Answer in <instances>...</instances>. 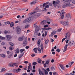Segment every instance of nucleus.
<instances>
[{
    "label": "nucleus",
    "instance_id": "nucleus-59",
    "mask_svg": "<svg viewBox=\"0 0 75 75\" xmlns=\"http://www.w3.org/2000/svg\"><path fill=\"white\" fill-rule=\"evenodd\" d=\"M30 48V46H26L25 47V48L26 49H27V50H28V48Z\"/></svg>",
    "mask_w": 75,
    "mask_h": 75
},
{
    "label": "nucleus",
    "instance_id": "nucleus-37",
    "mask_svg": "<svg viewBox=\"0 0 75 75\" xmlns=\"http://www.w3.org/2000/svg\"><path fill=\"white\" fill-rule=\"evenodd\" d=\"M5 71V68H2V70H1V72H4V71Z\"/></svg>",
    "mask_w": 75,
    "mask_h": 75
},
{
    "label": "nucleus",
    "instance_id": "nucleus-18",
    "mask_svg": "<svg viewBox=\"0 0 75 75\" xmlns=\"http://www.w3.org/2000/svg\"><path fill=\"white\" fill-rule=\"evenodd\" d=\"M71 15L69 14H68L66 15V17L68 18H71Z\"/></svg>",
    "mask_w": 75,
    "mask_h": 75
},
{
    "label": "nucleus",
    "instance_id": "nucleus-4",
    "mask_svg": "<svg viewBox=\"0 0 75 75\" xmlns=\"http://www.w3.org/2000/svg\"><path fill=\"white\" fill-rule=\"evenodd\" d=\"M60 23L62 24L63 25H66L67 26L68 25V21H62L60 22Z\"/></svg>",
    "mask_w": 75,
    "mask_h": 75
},
{
    "label": "nucleus",
    "instance_id": "nucleus-54",
    "mask_svg": "<svg viewBox=\"0 0 75 75\" xmlns=\"http://www.w3.org/2000/svg\"><path fill=\"white\" fill-rule=\"evenodd\" d=\"M47 55H44L43 56L42 58H46L47 57Z\"/></svg>",
    "mask_w": 75,
    "mask_h": 75
},
{
    "label": "nucleus",
    "instance_id": "nucleus-24",
    "mask_svg": "<svg viewBox=\"0 0 75 75\" xmlns=\"http://www.w3.org/2000/svg\"><path fill=\"white\" fill-rule=\"evenodd\" d=\"M40 43H41V40H40V39H39L38 40V41L37 42V44L38 45H40Z\"/></svg>",
    "mask_w": 75,
    "mask_h": 75
},
{
    "label": "nucleus",
    "instance_id": "nucleus-30",
    "mask_svg": "<svg viewBox=\"0 0 75 75\" xmlns=\"http://www.w3.org/2000/svg\"><path fill=\"white\" fill-rule=\"evenodd\" d=\"M9 49L10 50H14V47L13 46H11L9 47Z\"/></svg>",
    "mask_w": 75,
    "mask_h": 75
},
{
    "label": "nucleus",
    "instance_id": "nucleus-40",
    "mask_svg": "<svg viewBox=\"0 0 75 75\" xmlns=\"http://www.w3.org/2000/svg\"><path fill=\"white\" fill-rule=\"evenodd\" d=\"M5 38V37H2L1 36V38L0 39L2 40H4Z\"/></svg>",
    "mask_w": 75,
    "mask_h": 75
},
{
    "label": "nucleus",
    "instance_id": "nucleus-47",
    "mask_svg": "<svg viewBox=\"0 0 75 75\" xmlns=\"http://www.w3.org/2000/svg\"><path fill=\"white\" fill-rule=\"evenodd\" d=\"M48 27V25H45L44 26V28H47V27Z\"/></svg>",
    "mask_w": 75,
    "mask_h": 75
},
{
    "label": "nucleus",
    "instance_id": "nucleus-26",
    "mask_svg": "<svg viewBox=\"0 0 75 75\" xmlns=\"http://www.w3.org/2000/svg\"><path fill=\"white\" fill-rule=\"evenodd\" d=\"M38 62L39 64H40V63H41V60L40 58H38Z\"/></svg>",
    "mask_w": 75,
    "mask_h": 75
},
{
    "label": "nucleus",
    "instance_id": "nucleus-8",
    "mask_svg": "<svg viewBox=\"0 0 75 75\" xmlns=\"http://www.w3.org/2000/svg\"><path fill=\"white\" fill-rule=\"evenodd\" d=\"M6 38H7V39H8L7 40V41H9L10 40L9 39H11V38H12V37L10 35H6Z\"/></svg>",
    "mask_w": 75,
    "mask_h": 75
},
{
    "label": "nucleus",
    "instance_id": "nucleus-25",
    "mask_svg": "<svg viewBox=\"0 0 75 75\" xmlns=\"http://www.w3.org/2000/svg\"><path fill=\"white\" fill-rule=\"evenodd\" d=\"M37 48V50H38L39 52L40 53H41V49L39 47H38Z\"/></svg>",
    "mask_w": 75,
    "mask_h": 75
},
{
    "label": "nucleus",
    "instance_id": "nucleus-56",
    "mask_svg": "<svg viewBox=\"0 0 75 75\" xmlns=\"http://www.w3.org/2000/svg\"><path fill=\"white\" fill-rule=\"evenodd\" d=\"M29 27V25H25V28H27Z\"/></svg>",
    "mask_w": 75,
    "mask_h": 75
},
{
    "label": "nucleus",
    "instance_id": "nucleus-64",
    "mask_svg": "<svg viewBox=\"0 0 75 75\" xmlns=\"http://www.w3.org/2000/svg\"><path fill=\"white\" fill-rule=\"evenodd\" d=\"M22 75H28V74H26L25 73H24Z\"/></svg>",
    "mask_w": 75,
    "mask_h": 75
},
{
    "label": "nucleus",
    "instance_id": "nucleus-55",
    "mask_svg": "<svg viewBox=\"0 0 75 75\" xmlns=\"http://www.w3.org/2000/svg\"><path fill=\"white\" fill-rule=\"evenodd\" d=\"M24 64H28V62L27 61H25L24 62Z\"/></svg>",
    "mask_w": 75,
    "mask_h": 75
},
{
    "label": "nucleus",
    "instance_id": "nucleus-6",
    "mask_svg": "<svg viewBox=\"0 0 75 75\" xmlns=\"http://www.w3.org/2000/svg\"><path fill=\"white\" fill-rule=\"evenodd\" d=\"M64 9H63L62 11L60 14V16H62H62H61L60 18L61 19H62L63 18H64Z\"/></svg>",
    "mask_w": 75,
    "mask_h": 75
},
{
    "label": "nucleus",
    "instance_id": "nucleus-41",
    "mask_svg": "<svg viewBox=\"0 0 75 75\" xmlns=\"http://www.w3.org/2000/svg\"><path fill=\"white\" fill-rule=\"evenodd\" d=\"M55 34V31H53L52 32V33H51L52 35H54Z\"/></svg>",
    "mask_w": 75,
    "mask_h": 75
},
{
    "label": "nucleus",
    "instance_id": "nucleus-46",
    "mask_svg": "<svg viewBox=\"0 0 75 75\" xmlns=\"http://www.w3.org/2000/svg\"><path fill=\"white\" fill-rule=\"evenodd\" d=\"M47 33H48V32L47 31H45V36H47Z\"/></svg>",
    "mask_w": 75,
    "mask_h": 75
},
{
    "label": "nucleus",
    "instance_id": "nucleus-50",
    "mask_svg": "<svg viewBox=\"0 0 75 75\" xmlns=\"http://www.w3.org/2000/svg\"><path fill=\"white\" fill-rule=\"evenodd\" d=\"M10 45H11V46H13L14 45V44L13 43H9Z\"/></svg>",
    "mask_w": 75,
    "mask_h": 75
},
{
    "label": "nucleus",
    "instance_id": "nucleus-7",
    "mask_svg": "<svg viewBox=\"0 0 75 75\" xmlns=\"http://www.w3.org/2000/svg\"><path fill=\"white\" fill-rule=\"evenodd\" d=\"M27 44V38L26 37L25 40H24L23 43V46H25Z\"/></svg>",
    "mask_w": 75,
    "mask_h": 75
},
{
    "label": "nucleus",
    "instance_id": "nucleus-29",
    "mask_svg": "<svg viewBox=\"0 0 75 75\" xmlns=\"http://www.w3.org/2000/svg\"><path fill=\"white\" fill-rule=\"evenodd\" d=\"M25 51V49H21L20 50L21 53H22V52H23V51Z\"/></svg>",
    "mask_w": 75,
    "mask_h": 75
},
{
    "label": "nucleus",
    "instance_id": "nucleus-10",
    "mask_svg": "<svg viewBox=\"0 0 75 75\" xmlns=\"http://www.w3.org/2000/svg\"><path fill=\"white\" fill-rule=\"evenodd\" d=\"M71 0H63V3H69L70 4L71 2Z\"/></svg>",
    "mask_w": 75,
    "mask_h": 75
},
{
    "label": "nucleus",
    "instance_id": "nucleus-13",
    "mask_svg": "<svg viewBox=\"0 0 75 75\" xmlns=\"http://www.w3.org/2000/svg\"><path fill=\"white\" fill-rule=\"evenodd\" d=\"M38 2V1L37 0H36L35 1H33L32 2H31L30 3V4H34L35 5L36 4V3H37Z\"/></svg>",
    "mask_w": 75,
    "mask_h": 75
},
{
    "label": "nucleus",
    "instance_id": "nucleus-49",
    "mask_svg": "<svg viewBox=\"0 0 75 75\" xmlns=\"http://www.w3.org/2000/svg\"><path fill=\"white\" fill-rule=\"evenodd\" d=\"M65 39H66V37H65L62 40V42H63L64 41V40H65Z\"/></svg>",
    "mask_w": 75,
    "mask_h": 75
},
{
    "label": "nucleus",
    "instance_id": "nucleus-31",
    "mask_svg": "<svg viewBox=\"0 0 75 75\" xmlns=\"http://www.w3.org/2000/svg\"><path fill=\"white\" fill-rule=\"evenodd\" d=\"M13 55V53H10V54L8 56V58H11V56Z\"/></svg>",
    "mask_w": 75,
    "mask_h": 75
},
{
    "label": "nucleus",
    "instance_id": "nucleus-52",
    "mask_svg": "<svg viewBox=\"0 0 75 75\" xmlns=\"http://www.w3.org/2000/svg\"><path fill=\"white\" fill-rule=\"evenodd\" d=\"M7 54H10L11 53H12L11 52H10L9 51H8L7 52Z\"/></svg>",
    "mask_w": 75,
    "mask_h": 75
},
{
    "label": "nucleus",
    "instance_id": "nucleus-27",
    "mask_svg": "<svg viewBox=\"0 0 75 75\" xmlns=\"http://www.w3.org/2000/svg\"><path fill=\"white\" fill-rule=\"evenodd\" d=\"M14 25V23L12 22L10 24V26L11 27H13Z\"/></svg>",
    "mask_w": 75,
    "mask_h": 75
},
{
    "label": "nucleus",
    "instance_id": "nucleus-16",
    "mask_svg": "<svg viewBox=\"0 0 75 75\" xmlns=\"http://www.w3.org/2000/svg\"><path fill=\"white\" fill-rule=\"evenodd\" d=\"M20 52V49L17 48L16 50V51L15 52V54H18Z\"/></svg>",
    "mask_w": 75,
    "mask_h": 75
},
{
    "label": "nucleus",
    "instance_id": "nucleus-11",
    "mask_svg": "<svg viewBox=\"0 0 75 75\" xmlns=\"http://www.w3.org/2000/svg\"><path fill=\"white\" fill-rule=\"evenodd\" d=\"M69 5H70V4L69 3L68 4L66 3L65 4L63 5L62 6V8H65V7H68V6H69Z\"/></svg>",
    "mask_w": 75,
    "mask_h": 75
},
{
    "label": "nucleus",
    "instance_id": "nucleus-22",
    "mask_svg": "<svg viewBox=\"0 0 75 75\" xmlns=\"http://www.w3.org/2000/svg\"><path fill=\"white\" fill-rule=\"evenodd\" d=\"M31 63H29L28 67V69H30V68H31Z\"/></svg>",
    "mask_w": 75,
    "mask_h": 75
},
{
    "label": "nucleus",
    "instance_id": "nucleus-2",
    "mask_svg": "<svg viewBox=\"0 0 75 75\" xmlns=\"http://www.w3.org/2000/svg\"><path fill=\"white\" fill-rule=\"evenodd\" d=\"M31 20V17H29L28 18L25 19L23 21V23H30V21Z\"/></svg>",
    "mask_w": 75,
    "mask_h": 75
},
{
    "label": "nucleus",
    "instance_id": "nucleus-42",
    "mask_svg": "<svg viewBox=\"0 0 75 75\" xmlns=\"http://www.w3.org/2000/svg\"><path fill=\"white\" fill-rule=\"evenodd\" d=\"M56 51H57L58 52H60V50L59 49H57L56 50Z\"/></svg>",
    "mask_w": 75,
    "mask_h": 75
},
{
    "label": "nucleus",
    "instance_id": "nucleus-61",
    "mask_svg": "<svg viewBox=\"0 0 75 75\" xmlns=\"http://www.w3.org/2000/svg\"><path fill=\"white\" fill-rule=\"evenodd\" d=\"M4 33H5V34H7V33H8V31H7L6 30H5L4 31Z\"/></svg>",
    "mask_w": 75,
    "mask_h": 75
},
{
    "label": "nucleus",
    "instance_id": "nucleus-5",
    "mask_svg": "<svg viewBox=\"0 0 75 75\" xmlns=\"http://www.w3.org/2000/svg\"><path fill=\"white\" fill-rule=\"evenodd\" d=\"M17 65V64L14 63H11L9 64L8 66L10 67H13Z\"/></svg>",
    "mask_w": 75,
    "mask_h": 75
},
{
    "label": "nucleus",
    "instance_id": "nucleus-51",
    "mask_svg": "<svg viewBox=\"0 0 75 75\" xmlns=\"http://www.w3.org/2000/svg\"><path fill=\"white\" fill-rule=\"evenodd\" d=\"M42 30L44 31H45V30H47V28H42Z\"/></svg>",
    "mask_w": 75,
    "mask_h": 75
},
{
    "label": "nucleus",
    "instance_id": "nucleus-48",
    "mask_svg": "<svg viewBox=\"0 0 75 75\" xmlns=\"http://www.w3.org/2000/svg\"><path fill=\"white\" fill-rule=\"evenodd\" d=\"M49 63V60H47L46 61V63H45V64H48Z\"/></svg>",
    "mask_w": 75,
    "mask_h": 75
},
{
    "label": "nucleus",
    "instance_id": "nucleus-3",
    "mask_svg": "<svg viewBox=\"0 0 75 75\" xmlns=\"http://www.w3.org/2000/svg\"><path fill=\"white\" fill-rule=\"evenodd\" d=\"M16 31L17 32V33L18 34H20L21 33V29L18 28V26H17L16 28Z\"/></svg>",
    "mask_w": 75,
    "mask_h": 75
},
{
    "label": "nucleus",
    "instance_id": "nucleus-21",
    "mask_svg": "<svg viewBox=\"0 0 75 75\" xmlns=\"http://www.w3.org/2000/svg\"><path fill=\"white\" fill-rule=\"evenodd\" d=\"M37 27L36 28V30L35 31V33L36 34H37V33L40 30V28H38V29H37Z\"/></svg>",
    "mask_w": 75,
    "mask_h": 75
},
{
    "label": "nucleus",
    "instance_id": "nucleus-63",
    "mask_svg": "<svg viewBox=\"0 0 75 75\" xmlns=\"http://www.w3.org/2000/svg\"><path fill=\"white\" fill-rule=\"evenodd\" d=\"M72 2L73 4H75V0L72 1Z\"/></svg>",
    "mask_w": 75,
    "mask_h": 75
},
{
    "label": "nucleus",
    "instance_id": "nucleus-23",
    "mask_svg": "<svg viewBox=\"0 0 75 75\" xmlns=\"http://www.w3.org/2000/svg\"><path fill=\"white\" fill-rule=\"evenodd\" d=\"M24 52L21 53V54L20 55L19 58H21V57H23V55H24Z\"/></svg>",
    "mask_w": 75,
    "mask_h": 75
},
{
    "label": "nucleus",
    "instance_id": "nucleus-9",
    "mask_svg": "<svg viewBox=\"0 0 75 75\" xmlns=\"http://www.w3.org/2000/svg\"><path fill=\"white\" fill-rule=\"evenodd\" d=\"M68 45L69 46L70 45L71 47H72L74 46V42L72 41L71 42V41H70L69 43H68Z\"/></svg>",
    "mask_w": 75,
    "mask_h": 75
},
{
    "label": "nucleus",
    "instance_id": "nucleus-33",
    "mask_svg": "<svg viewBox=\"0 0 75 75\" xmlns=\"http://www.w3.org/2000/svg\"><path fill=\"white\" fill-rule=\"evenodd\" d=\"M51 69L52 70V71H55V68L54 67H52L51 68Z\"/></svg>",
    "mask_w": 75,
    "mask_h": 75
},
{
    "label": "nucleus",
    "instance_id": "nucleus-1",
    "mask_svg": "<svg viewBox=\"0 0 75 75\" xmlns=\"http://www.w3.org/2000/svg\"><path fill=\"white\" fill-rule=\"evenodd\" d=\"M71 35V33L70 32H68L66 34V36H65L67 40H70L71 38H70V35Z\"/></svg>",
    "mask_w": 75,
    "mask_h": 75
},
{
    "label": "nucleus",
    "instance_id": "nucleus-34",
    "mask_svg": "<svg viewBox=\"0 0 75 75\" xmlns=\"http://www.w3.org/2000/svg\"><path fill=\"white\" fill-rule=\"evenodd\" d=\"M47 4H48V2L44 3L42 5L43 7H45V5Z\"/></svg>",
    "mask_w": 75,
    "mask_h": 75
},
{
    "label": "nucleus",
    "instance_id": "nucleus-19",
    "mask_svg": "<svg viewBox=\"0 0 75 75\" xmlns=\"http://www.w3.org/2000/svg\"><path fill=\"white\" fill-rule=\"evenodd\" d=\"M0 57H2L3 58H5L6 57V55H5V54H0Z\"/></svg>",
    "mask_w": 75,
    "mask_h": 75
},
{
    "label": "nucleus",
    "instance_id": "nucleus-12",
    "mask_svg": "<svg viewBox=\"0 0 75 75\" xmlns=\"http://www.w3.org/2000/svg\"><path fill=\"white\" fill-rule=\"evenodd\" d=\"M38 12V11H36L34 12H32L31 13H29L28 14V16H31V15H33V14H35L36 13H37Z\"/></svg>",
    "mask_w": 75,
    "mask_h": 75
},
{
    "label": "nucleus",
    "instance_id": "nucleus-17",
    "mask_svg": "<svg viewBox=\"0 0 75 75\" xmlns=\"http://www.w3.org/2000/svg\"><path fill=\"white\" fill-rule=\"evenodd\" d=\"M43 70L44 71H45V75H48V71L47 70H46L45 69H43Z\"/></svg>",
    "mask_w": 75,
    "mask_h": 75
},
{
    "label": "nucleus",
    "instance_id": "nucleus-45",
    "mask_svg": "<svg viewBox=\"0 0 75 75\" xmlns=\"http://www.w3.org/2000/svg\"><path fill=\"white\" fill-rule=\"evenodd\" d=\"M49 7H50V6H49V5H47L45 6V8H49Z\"/></svg>",
    "mask_w": 75,
    "mask_h": 75
},
{
    "label": "nucleus",
    "instance_id": "nucleus-15",
    "mask_svg": "<svg viewBox=\"0 0 75 75\" xmlns=\"http://www.w3.org/2000/svg\"><path fill=\"white\" fill-rule=\"evenodd\" d=\"M68 48V44H67L64 47V51L65 52L67 50V48Z\"/></svg>",
    "mask_w": 75,
    "mask_h": 75
},
{
    "label": "nucleus",
    "instance_id": "nucleus-62",
    "mask_svg": "<svg viewBox=\"0 0 75 75\" xmlns=\"http://www.w3.org/2000/svg\"><path fill=\"white\" fill-rule=\"evenodd\" d=\"M6 24H10V22L9 21L7 22Z\"/></svg>",
    "mask_w": 75,
    "mask_h": 75
},
{
    "label": "nucleus",
    "instance_id": "nucleus-14",
    "mask_svg": "<svg viewBox=\"0 0 75 75\" xmlns=\"http://www.w3.org/2000/svg\"><path fill=\"white\" fill-rule=\"evenodd\" d=\"M23 39H24V37L23 36H22L21 37H19L18 38V41H22L23 40Z\"/></svg>",
    "mask_w": 75,
    "mask_h": 75
},
{
    "label": "nucleus",
    "instance_id": "nucleus-38",
    "mask_svg": "<svg viewBox=\"0 0 75 75\" xmlns=\"http://www.w3.org/2000/svg\"><path fill=\"white\" fill-rule=\"evenodd\" d=\"M12 75V73H9L7 74H5V75Z\"/></svg>",
    "mask_w": 75,
    "mask_h": 75
},
{
    "label": "nucleus",
    "instance_id": "nucleus-60",
    "mask_svg": "<svg viewBox=\"0 0 75 75\" xmlns=\"http://www.w3.org/2000/svg\"><path fill=\"white\" fill-rule=\"evenodd\" d=\"M44 10L45 11H47V9L46 8H44Z\"/></svg>",
    "mask_w": 75,
    "mask_h": 75
},
{
    "label": "nucleus",
    "instance_id": "nucleus-32",
    "mask_svg": "<svg viewBox=\"0 0 75 75\" xmlns=\"http://www.w3.org/2000/svg\"><path fill=\"white\" fill-rule=\"evenodd\" d=\"M39 73L40 74V75H42L41 74L43 73L41 70H39Z\"/></svg>",
    "mask_w": 75,
    "mask_h": 75
},
{
    "label": "nucleus",
    "instance_id": "nucleus-53",
    "mask_svg": "<svg viewBox=\"0 0 75 75\" xmlns=\"http://www.w3.org/2000/svg\"><path fill=\"white\" fill-rule=\"evenodd\" d=\"M57 3H55L54 4V7H56V6H57Z\"/></svg>",
    "mask_w": 75,
    "mask_h": 75
},
{
    "label": "nucleus",
    "instance_id": "nucleus-43",
    "mask_svg": "<svg viewBox=\"0 0 75 75\" xmlns=\"http://www.w3.org/2000/svg\"><path fill=\"white\" fill-rule=\"evenodd\" d=\"M37 64V62H33V65H35Z\"/></svg>",
    "mask_w": 75,
    "mask_h": 75
},
{
    "label": "nucleus",
    "instance_id": "nucleus-39",
    "mask_svg": "<svg viewBox=\"0 0 75 75\" xmlns=\"http://www.w3.org/2000/svg\"><path fill=\"white\" fill-rule=\"evenodd\" d=\"M62 30V28H60L59 29H58V32L59 33H60L61 32V31Z\"/></svg>",
    "mask_w": 75,
    "mask_h": 75
},
{
    "label": "nucleus",
    "instance_id": "nucleus-58",
    "mask_svg": "<svg viewBox=\"0 0 75 75\" xmlns=\"http://www.w3.org/2000/svg\"><path fill=\"white\" fill-rule=\"evenodd\" d=\"M41 48V49L42 51L44 50V47H43V46L42 47H40Z\"/></svg>",
    "mask_w": 75,
    "mask_h": 75
},
{
    "label": "nucleus",
    "instance_id": "nucleus-44",
    "mask_svg": "<svg viewBox=\"0 0 75 75\" xmlns=\"http://www.w3.org/2000/svg\"><path fill=\"white\" fill-rule=\"evenodd\" d=\"M36 16H38V17H39L40 16V13H37L36 15Z\"/></svg>",
    "mask_w": 75,
    "mask_h": 75
},
{
    "label": "nucleus",
    "instance_id": "nucleus-35",
    "mask_svg": "<svg viewBox=\"0 0 75 75\" xmlns=\"http://www.w3.org/2000/svg\"><path fill=\"white\" fill-rule=\"evenodd\" d=\"M60 2V1L59 0H57L56 1H55V3H56V4H59V2Z\"/></svg>",
    "mask_w": 75,
    "mask_h": 75
},
{
    "label": "nucleus",
    "instance_id": "nucleus-57",
    "mask_svg": "<svg viewBox=\"0 0 75 75\" xmlns=\"http://www.w3.org/2000/svg\"><path fill=\"white\" fill-rule=\"evenodd\" d=\"M31 56L32 57H35V54H33L31 55Z\"/></svg>",
    "mask_w": 75,
    "mask_h": 75
},
{
    "label": "nucleus",
    "instance_id": "nucleus-20",
    "mask_svg": "<svg viewBox=\"0 0 75 75\" xmlns=\"http://www.w3.org/2000/svg\"><path fill=\"white\" fill-rule=\"evenodd\" d=\"M59 66L60 67H61V68H62V69L63 70H64V69H64V66H63L62 64H60Z\"/></svg>",
    "mask_w": 75,
    "mask_h": 75
},
{
    "label": "nucleus",
    "instance_id": "nucleus-28",
    "mask_svg": "<svg viewBox=\"0 0 75 75\" xmlns=\"http://www.w3.org/2000/svg\"><path fill=\"white\" fill-rule=\"evenodd\" d=\"M37 48H35L33 49V51H34L35 53H37Z\"/></svg>",
    "mask_w": 75,
    "mask_h": 75
},
{
    "label": "nucleus",
    "instance_id": "nucleus-36",
    "mask_svg": "<svg viewBox=\"0 0 75 75\" xmlns=\"http://www.w3.org/2000/svg\"><path fill=\"white\" fill-rule=\"evenodd\" d=\"M13 72L14 73L15 72H17V70L16 69H13Z\"/></svg>",
    "mask_w": 75,
    "mask_h": 75
}]
</instances>
